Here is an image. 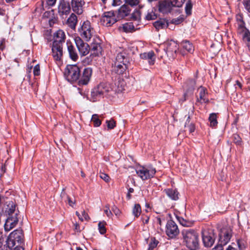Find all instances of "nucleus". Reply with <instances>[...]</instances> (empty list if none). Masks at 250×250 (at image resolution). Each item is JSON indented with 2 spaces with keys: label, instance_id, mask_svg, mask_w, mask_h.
Here are the masks:
<instances>
[{
  "label": "nucleus",
  "instance_id": "1",
  "mask_svg": "<svg viewBox=\"0 0 250 250\" xmlns=\"http://www.w3.org/2000/svg\"><path fill=\"white\" fill-rule=\"evenodd\" d=\"M129 61L130 58L126 51L122 50L119 52L116 56L113 63H112V73L118 75L126 74Z\"/></svg>",
  "mask_w": 250,
  "mask_h": 250
},
{
  "label": "nucleus",
  "instance_id": "2",
  "mask_svg": "<svg viewBox=\"0 0 250 250\" xmlns=\"http://www.w3.org/2000/svg\"><path fill=\"white\" fill-rule=\"evenodd\" d=\"M54 41L52 46V56L56 61H61L63 55L62 44L65 39L64 32L58 30L54 34Z\"/></svg>",
  "mask_w": 250,
  "mask_h": 250
},
{
  "label": "nucleus",
  "instance_id": "3",
  "mask_svg": "<svg viewBox=\"0 0 250 250\" xmlns=\"http://www.w3.org/2000/svg\"><path fill=\"white\" fill-rule=\"evenodd\" d=\"M182 235L186 246L190 250H197L199 248V234L193 229H184Z\"/></svg>",
  "mask_w": 250,
  "mask_h": 250
},
{
  "label": "nucleus",
  "instance_id": "4",
  "mask_svg": "<svg viewBox=\"0 0 250 250\" xmlns=\"http://www.w3.org/2000/svg\"><path fill=\"white\" fill-rule=\"evenodd\" d=\"M7 218L4 225L6 231H9L15 227L19 222L18 212L16 211V205L13 202H9L5 210Z\"/></svg>",
  "mask_w": 250,
  "mask_h": 250
},
{
  "label": "nucleus",
  "instance_id": "5",
  "mask_svg": "<svg viewBox=\"0 0 250 250\" xmlns=\"http://www.w3.org/2000/svg\"><path fill=\"white\" fill-rule=\"evenodd\" d=\"M7 247L13 249L16 247H22L24 245V235L21 229H17L10 233L6 240Z\"/></svg>",
  "mask_w": 250,
  "mask_h": 250
},
{
  "label": "nucleus",
  "instance_id": "6",
  "mask_svg": "<svg viewBox=\"0 0 250 250\" xmlns=\"http://www.w3.org/2000/svg\"><path fill=\"white\" fill-rule=\"evenodd\" d=\"M78 32L79 38L85 42H89L95 34V29L89 21L80 23Z\"/></svg>",
  "mask_w": 250,
  "mask_h": 250
},
{
  "label": "nucleus",
  "instance_id": "7",
  "mask_svg": "<svg viewBox=\"0 0 250 250\" xmlns=\"http://www.w3.org/2000/svg\"><path fill=\"white\" fill-rule=\"evenodd\" d=\"M180 2L178 0H163L158 2V10L160 13L163 14L170 13L173 7H181L185 0H181Z\"/></svg>",
  "mask_w": 250,
  "mask_h": 250
},
{
  "label": "nucleus",
  "instance_id": "8",
  "mask_svg": "<svg viewBox=\"0 0 250 250\" xmlns=\"http://www.w3.org/2000/svg\"><path fill=\"white\" fill-rule=\"evenodd\" d=\"M80 69L77 65H67L64 69V76L66 80L71 83L79 80Z\"/></svg>",
  "mask_w": 250,
  "mask_h": 250
},
{
  "label": "nucleus",
  "instance_id": "9",
  "mask_svg": "<svg viewBox=\"0 0 250 250\" xmlns=\"http://www.w3.org/2000/svg\"><path fill=\"white\" fill-rule=\"evenodd\" d=\"M156 172L155 168L152 166L146 167L140 166L136 168V172L137 175L143 181H146L154 177Z\"/></svg>",
  "mask_w": 250,
  "mask_h": 250
},
{
  "label": "nucleus",
  "instance_id": "10",
  "mask_svg": "<svg viewBox=\"0 0 250 250\" xmlns=\"http://www.w3.org/2000/svg\"><path fill=\"white\" fill-rule=\"evenodd\" d=\"M117 21L118 20L116 18L115 13L113 11L104 12L101 19V21L103 24L107 27L111 26Z\"/></svg>",
  "mask_w": 250,
  "mask_h": 250
},
{
  "label": "nucleus",
  "instance_id": "11",
  "mask_svg": "<svg viewBox=\"0 0 250 250\" xmlns=\"http://www.w3.org/2000/svg\"><path fill=\"white\" fill-rule=\"evenodd\" d=\"M74 40L80 54L83 56L87 55L90 50L88 44L84 42V41L80 38L79 37H76Z\"/></svg>",
  "mask_w": 250,
  "mask_h": 250
},
{
  "label": "nucleus",
  "instance_id": "12",
  "mask_svg": "<svg viewBox=\"0 0 250 250\" xmlns=\"http://www.w3.org/2000/svg\"><path fill=\"white\" fill-rule=\"evenodd\" d=\"M166 233L170 238H174L179 233V230L176 224L171 220H168L166 225Z\"/></svg>",
  "mask_w": 250,
  "mask_h": 250
},
{
  "label": "nucleus",
  "instance_id": "13",
  "mask_svg": "<svg viewBox=\"0 0 250 250\" xmlns=\"http://www.w3.org/2000/svg\"><path fill=\"white\" fill-rule=\"evenodd\" d=\"M202 240L205 247L210 248L213 246L215 242L214 234L212 231L208 230L202 231Z\"/></svg>",
  "mask_w": 250,
  "mask_h": 250
},
{
  "label": "nucleus",
  "instance_id": "14",
  "mask_svg": "<svg viewBox=\"0 0 250 250\" xmlns=\"http://www.w3.org/2000/svg\"><path fill=\"white\" fill-rule=\"evenodd\" d=\"M107 91L108 89L105 87L104 84V83H100L91 91V95L93 101L94 102L99 100Z\"/></svg>",
  "mask_w": 250,
  "mask_h": 250
},
{
  "label": "nucleus",
  "instance_id": "15",
  "mask_svg": "<svg viewBox=\"0 0 250 250\" xmlns=\"http://www.w3.org/2000/svg\"><path fill=\"white\" fill-rule=\"evenodd\" d=\"M232 236V230L230 228L224 229L222 233L219 235V243L221 245L225 246L229 241Z\"/></svg>",
  "mask_w": 250,
  "mask_h": 250
},
{
  "label": "nucleus",
  "instance_id": "16",
  "mask_svg": "<svg viewBox=\"0 0 250 250\" xmlns=\"http://www.w3.org/2000/svg\"><path fill=\"white\" fill-rule=\"evenodd\" d=\"M92 74V69L91 67H86L84 68L83 71L82 75L78 81L79 85H86L89 82Z\"/></svg>",
  "mask_w": 250,
  "mask_h": 250
},
{
  "label": "nucleus",
  "instance_id": "17",
  "mask_svg": "<svg viewBox=\"0 0 250 250\" xmlns=\"http://www.w3.org/2000/svg\"><path fill=\"white\" fill-rule=\"evenodd\" d=\"M85 5L84 0H71L70 6L73 12L78 15L83 13Z\"/></svg>",
  "mask_w": 250,
  "mask_h": 250
},
{
  "label": "nucleus",
  "instance_id": "18",
  "mask_svg": "<svg viewBox=\"0 0 250 250\" xmlns=\"http://www.w3.org/2000/svg\"><path fill=\"white\" fill-rule=\"evenodd\" d=\"M71 6L69 2L64 0H61L58 6V12L60 15H67L71 10Z\"/></svg>",
  "mask_w": 250,
  "mask_h": 250
},
{
  "label": "nucleus",
  "instance_id": "19",
  "mask_svg": "<svg viewBox=\"0 0 250 250\" xmlns=\"http://www.w3.org/2000/svg\"><path fill=\"white\" fill-rule=\"evenodd\" d=\"M140 57L142 59L147 61L150 65H153L155 62V55L153 51L142 53Z\"/></svg>",
  "mask_w": 250,
  "mask_h": 250
},
{
  "label": "nucleus",
  "instance_id": "20",
  "mask_svg": "<svg viewBox=\"0 0 250 250\" xmlns=\"http://www.w3.org/2000/svg\"><path fill=\"white\" fill-rule=\"evenodd\" d=\"M178 50V46L174 41H170L167 44V46L165 50L167 56L174 57Z\"/></svg>",
  "mask_w": 250,
  "mask_h": 250
},
{
  "label": "nucleus",
  "instance_id": "21",
  "mask_svg": "<svg viewBox=\"0 0 250 250\" xmlns=\"http://www.w3.org/2000/svg\"><path fill=\"white\" fill-rule=\"evenodd\" d=\"M66 45L70 58L74 61H77L78 59V55L74 46L70 41H67Z\"/></svg>",
  "mask_w": 250,
  "mask_h": 250
},
{
  "label": "nucleus",
  "instance_id": "22",
  "mask_svg": "<svg viewBox=\"0 0 250 250\" xmlns=\"http://www.w3.org/2000/svg\"><path fill=\"white\" fill-rule=\"evenodd\" d=\"M164 192L165 193L168 198L173 201H177L179 198L180 194L177 189L172 188H166L164 190Z\"/></svg>",
  "mask_w": 250,
  "mask_h": 250
},
{
  "label": "nucleus",
  "instance_id": "23",
  "mask_svg": "<svg viewBox=\"0 0 250 250\" xmlns=\"http://www.w3.org/2000/svg\"><path fill=\"white\" fill-rule=\"evenodd\" d=\"M130 11V9L129 7L125 4L122 5L116 12L117 18L118 20L123 19L124 18L127 16Z\"/></svg>",
  "mask_w": 250,
  "mask_h": 250
},
{
  "label": "nucleus",
  "instance_id": "24",
  "mask_svg": "<svg viewBox=\"0 0 250 250\" xmlns=\"http://www.w3.org/2000/svg\"><path fill=\"white\" fill-rule=\"evenodd\" d=\"M198 90H199V97H197V101L201 103H208L209 100L207 97V89L204 87L201 86Z\"/></svg>",
  "mask_w": 250,
  "mask_h": 250
},
{
  "label": "nucleus",
  "instance_id": "25",
  "mask_svg": "<svg viewBox=\"0 0 250 250\" xmlns=\"http://www.w3.org/2000/svg\"><path fill=\"white\" fill-rule=\"evenodd\" d=\"M78 23L77 16L74 13H72L66 21V24L71 29L75 30Z\"/></svg>",
  "mask_w": 250,
  "mask_h": 250
},
{
  "label": "nucleus",
  "instance_id": "26",
  "mask_svg": "<svg viewBox=\"0 0 250 250\" xmlns=\"http://www.w3.org/2000/svg\"><path fill=\"white\" fill-rule=\"evenodd\" d=\"M153 25L156 29L158 31L160 29H165L167 28L168 25V22L165 19H160L153 23Z\"/></svg>",
  "mask_w": 250,
  "mask_h": 250
},
{
  "label": "nucleus",
  "instance_id": "27",
  "mask_svg": "<svg viewBox=\"0 0 250 250\" xmlns=\"http://www.w3.org/2000/svg\"><path fill=\"white\" fill-rule=\"evenodd\" d=\"M91 51L92 54L95 56H99L102 52V47L100 43L93 42L91 45Z\"/></svg>",
  "mask_w": 250,
  "mask_h": 250
},
{
  "label": "nucleus",
  "instance_id": "28",
  "mask_svg": "<svg viewBox=\"0 0 250 250\" xmlns=\"http://www.w3.org/2000/svg\"><path fill=\"white\" fill-rule=\"evenodd\" d=\"M217 113H212L210 114L208 121L209 122V126L211 127H215L217 125Z\"/></svg>",
  "mask_w": 250,
  "mask_h": 250
},
{
  "label": "nucleus",
  "instance_id": "29",
  "mask_svg": "<svg viewBox=\"0 0 250 250\" xmlns=\"http://www.w3.org/2000/svg\"><path fill=\"white\" fill-rule=\"evenodd\" d=\"M183 48L189 53H192L194 51V47L191 43L188 41H184L181 43Z\"/></svg>",
  "mask_w": 250,
  "mask_h": 250
},
{
  "label": "nucleus",
  "instance_id": "30",
  "mask_svg": "<svg viewBox=\"0 0 250 250\" xmlns=\"http://www.w3.org/2000/svg\"><path fill=\"white\" fill-rule=\"evenodd\" d=\"M123 29L126 33L132 32L135 31L134 26L132 22H127L123 24Z\"/></svg>",
  "mask_w": 250,
  "mask_h": 250
},
{
  "label": "nucleus",
  "instance_id": "31",
  "mask_svg": "<svg viewBox=\"0 0 250 250\" xmlns=\"http://www.w3.org/2000/svg\"><path fill=\"white\" fill-rule=\"evenodd\" d=\"M142 212L141 207L140 204H136L132 209V214L136 218H138Z\"/></svg>",
  "mask_w": 250,
  "mask_h": 250
},
{
  "label": "nucleus",
  "instance_id": "32",
  "mask_svg": "<svg viewBox=\"0 0 250 250\" xmlns=\"http://www.w3.org/2000/svg\"><path fill=\"white\" fill-rule=\"evenodd\" d=\"M159 243V241L157 240L155 237H151L150 238V241L149 243V247L148 250H153L155 248Z\"/></svg>",
  "mask_w": 250,
  "mask_h": 250
},
{
  "label": "nucleus",
  "instance_id": "33",
  "mask_svg": "<svg viewBox=\"0 0 250 250\" xmlns=\"http://www.w3.org/2000/svg\"><path fill=\"white\" fill-rule=\"evenodd\" d=\"M157 18V15L155 13L152 9L150 11L148 10L147 14L146 15L145 19L146 20H153Z\"/></svg>",
  "mask_w": 250,
  "mask_h": 250
},
{
  "label": "nucleus",
  "instance_id": "34",
  "mask_svg": "<svg viewBox=\"0 0 250 250\" xmlns=\"http://www.w3.org/2000/svg\"><path fill=\"white\" fill-rule=\"evenodd\" d=\"M91 122L93 123L95 127L99 126L102 123V122L99 119V116L97 114H94L92 115Z\"/></svg>",
  "mask_w": 250,
  "mask_h": 250
},
{
  "label": "nucleus",
  "instance_id": "35",
  "mask_svg": "<svg viewBox=\"0 0 250 250\" xmlns=\"http://www.w3.org/2000/svg\"><path fill=\"white\" fill-rule=\"evenodd\" d=\"M105 225L106 223L104 221L100 222L98 224V229L99 230V232L102 234H104L106 232V230L105 227Z\"/></svg>",
  "mask_w": 250,
  "mask_h": 250
},
{
  "label": "nucleus",
  "instance_id": "36",
  "mask_svg": "<svg viewBox=\"0 0 250 250\" xmlns=\"http://www.w3.org/2000/svg\"><path fill=\"white\" fill-rule=\"evenodd\" d=\"M192 8V4L190 0H188L186 5L185 7V11L186 13L188 15H189L191 14V10Z\"/></svg>",
  "mask_w": 250,
  "mask_h": 250
},
{
  "label": "nucleus",
  "instance_id": "37",
  "mask_svg": "<svg viewBox=\"0 0 250 250\" xmlns=\"http://www.w3.org/2000/svg\"><path fill=\"white\" fill-rule=\"evenodd\" d=\"M106 124L108 129H112L116 126V122L112 119L106 121Z\"/></svg>",
  "mask_w": 250,
  "mask_h": 250
},
{
  "label": "nucleus",
  "instance_id": "38",
  "mask_svg": "<svg viewBox=\"0 0 250 250\" xmlns=\"http://www.w3.org/2000/svg\"><path fill=\"white\" fill-rule=\"evenodd\" d=\"M179 221L182 226L186 227H191L193 224V223L192 222L187 221L184 219H182L181 220H179Z\"/></svg>",
  "mask_w": 250,
  "mask_h": 250
},
{
  "label": "nucleus",
  "instance_id": "39",
  "mask_svg": "<svg viewBox=\"0 0 250 250\" xmlns=\"http://www.w3.org/2000/svg\"><path fill=\"white\" fill-rule=\"evenodd\" d=\"M187 84L189 85L188 90L192 91L194 90L196 84L195 81L194 80H189L187 82Z\"/></svg>",
  "mask_w": 250,
  "mask_h": 250
},
{
  "label": "nucleus",
  "instance_id": "40",
  "mask_svg": "<svg viewBox=\"0 0 250 250\" xmlns=\"http://www.w3.org/2000/svg\"><path fill=\"white\" fill-rule=\"evenodd\" d=\"M237 28H243L245 27V24L242 18L240 16L237 18Z\"/></svg>",
  "mask_w": 250,
  "mask_h": 250
},
{
  "label": "nucleus",
  "instance_id": "41",
  "mask_svg": "<svg viewBox=\"0 0 250 250\" xmlns=\"http://www.w3.org/2000/svg\"><path fill=\"white\" fill-rule=\"evenodd\" d=\"M125 3L131 6H134L137 5L139 2L140 0H125Z\"/></svg>",
  "mask_w": 250,
  "mask_h": 250
},
{
  "label": "nucleus",
  "instance_id": "42",
  "mask_svg": "<svg viewBox=\"0 0 250 250\" xmlns=\"http://www.w3.org/2000/svg\"><path fill=\"white\" fill-rule=\"evenodd\" d=\"M238 247L239 250H244L245 249V245L243 240L240 239L236 240Z\"/></svg>",
  "mask_w": 250,
  "mask_h": 250
},
{
  "label": "nucleus",
  "instance_id": "43",
  "mask_svg": "<svg viewBox=\"0 0 250 250\" xmlns=\"http://www.w3.org/2000/svg\"><path fill=\"white\" fill-rule=\"evenodd\" d=\"M141 13L139 10H135L132 14V18L135 20H139L140 19Z\"/></svg>",
  "mask_w": 250,
  "mask_h": 250
},
{
  "label": "nucleus",
  "instance_id": "44",
  "mask_svg": "<svg viewBox=\"0 0 250 250\" xmlns=\"http://www.w3.org/2000/svg\"><path fill=\"white\" fill-rule=\"evenodd\" d=\"M242 38L244 41L250 42V32L249 30L242 35Z\"/></svg>",
  "mask_w": 250,
  "mask_h": 250
},
{
  "label": "nucleus",
  "instance_id": "45",
  "mask_svg": "<svg viewBox=\"0 0 250 250\" xmlns=\"http://www.w3.org/2000/svg\"><path fill=\"white\" fill-rule=\"evenodd\" d=\"M233 141L235 144L237 145H240L241 144V138L237 134H234L233 135Z\"/></svg>",
  "mask_w": 250,
  "mask_h": 250
},
{
  "label": "nucleus",
  "instance_id": "46",
  "mask_svg": "<svg viewBox=\"0 0 250 250\" xmlns=\"http://www.w3.org/2000/svg\"><path fill=\"white\" fill-rule=\"evenodd\" d=\"M243 4L245 9L250 13V0H243Z\"/></svg>",
  "mask_w": 250,
  "mask_h": 250
},
{
  "label": "nucleus",
  "instance_id": "47",
  "mask_svg": "<svg viewBox=\"0 0 250 250\" xmlns=\"http://www.w3.org/2000/svg\"><path fill=\"white\" fill-rule=\"evenodd\" d=\"M100 177L106 182H108L110 180L109 176L104 173H100Z\"/></svg>",
  "mask_w": 250,
  "mask_h": 250
},
{
  "label": "nucleus",
  "instance_id": "48",
  "mask_svg": "<svg viewBox=\"0 0 250 250\" xmlns=\"http://www.w3.org/2000/svg\"><path fill=\"white\" fill-rule=\"evenodd\" d=\"M33 73L35 76H39L40 74V69L39 64L35 66L33 69Z\"/></svg>",
  "mask_w": 250,
  "mask_h": 250
},
{
  "label": "nucleus",
  "instance_id": "49",
  "mask_svg": "<svg viewBox=\"0 0 250 250\" xmlns=\"http://www.w3.org/2000/svg\"><path fill=\"white\" fill-rule=\"evenodd\" d=\"M105 209H104V212L107 215V217H110L112 215V213L111 210L109 209V207L108 206H106L105 207Z\"/></svg>",
  "mask_w": 250,
  "mask_h": 250
},
{
  "label": "nucleus",
  "instance_id": "50",
  "mask_svg": "<svg viewBox=\"0 0 250 250\" xmlns=\"http://www.w3.org/2000/svg\"><path fill=\"white\" fill-rule=\"evenodd\" d=\"M60 196L62 200H63L65 202H66V199H68L69 196L67 195L66 192H65L64 189H62Z\"/></svg>",
  "mask_w": 250,
  "mask_h": 250
},
{
  "label": "nucleus",
  "instance_id": "51",
  "mask_svg": "<svg viewBox=\"0 0 250 250\" xmlns=\"http://www.w3.org/2000/svg\"><path fill=\"white\" fill-rule=\"evenodd\" d=\"M183 21V18H179V17H178L177 18L172 19V23H174L175 24H179V23L182 22Z\"/></svg>",
  "mask_w": 250,
  "mask_h": 250
},
{
  "label": "nucleus",
  "instance_id": "52",
  "mask_svg": "<svg viewBox=\"0 0 250 250\" xmlns=\"http://www.w3.org/2000/svg\"><path fill=\"white\" fill-rule=\"evenodd\" d=\"M190 133H192L195 130V125L191 123L187 126V127Z\"/></svg>",
  "mask_w": 250,
  "mask_h": 250
},
{
  "label": "nucleus",
  "instance_id": "53",
  "mask_svg": "<svg viewBox=\"0 0 250 250\" xmlns=\"http://www.w3.org/2000/svg\"><path fill=\"white\" fill-rule=\"evenodd\" d=\"M248 29L246 27L237 28V33L242 35L247 31Z\"/></svg>",
  "mask_w": 250,
  "mask_h": 250
},
{
  "label": "nucleus",
  "instance_id": "54",
  "mask_svg": "<svg viewBox=\"0 0 250 250\" xmlns=\"http://www.w3.org/2000/svg\"><path fill=\"white\" fill-rule=\"evenodd\" d=\"M5 40L2 39L0 41V50L2 51L5 48Z\"/></svg>",
  "mask_w": 250,
  "mask_h": 250
},
{
  "label": "nucleus",
  "instance_id": "55",
  "mask_svg": "<svg viewBox=\"0 0 250 250\" xmlns=\"http://www.w3.org/2000/svg\"><path fill=\"white\" fill-rule=\"evenodd\" d=\"M82 217L83 219L85 220H88L90 219L88 215L87 214V213L85 212L84 210H83L82 211Z\"/></svg>",
  "mask_w": 250,
  "mask_h": 250
},
{
  "label": "nucleus",
  "instance_id": "56",
  "mask_svg": "<svg viewBox=\"0 0 250 250\" xmlns=\"http://www.w3.org/2000/svg\"><path fill=\"white\" fill-rule=\"evenodd\" d=\"M66 202H68L69 205L72 207H73L75 204V202L72 201L69 196L68 197V199H66Z\"/></svg>",
  "mask_w": 250,
  "mask_h": 250
},
{
  "label": "nucleus",
  "instance_id": "57",
  "mask_svg": "<svg viewBox=\"0 0 250 250\" xmlns=\"http://www.w3.org/2000/svg\"><path fill=\"white\" fill-rule=\"evenodd\" d=\"M74 230L76 232H80L81 231V229H80V226H79V224H78L77 223H76L74 224Z\"/></svg>",
  "mask_w": 250,
  "mask_h": 250
},
{
  "label": "nucleus",
  "instance_id": "58",
  "mask_svg": "<svg viewBox=\"0 0 250 250\" xmlns=\"http://www.w3.org/2000/svg\"><path fill=\"white\" fill-rule=\"evenodd\" d=\"M223 246L219 244L216 245L212 250H223Z\"/></svg>",
  "mask_w": 250,
  "mask_h": 250
},
{
  "label": "nucleus",
  "instance_id": "59",
  "mask_svg": "<svg viewBox=\"0 0 250 250\" xmlns=\"http://www.w3.org/2000/svg\"><path fill=\"white\" fill-rule=\"evenodd\" d=\"M57 0H47V4L49 6H53L56 2Z\"/></svg>",
  "mask_w": 250,
  "mask_h": 250
},
{
  "label": "nucleus",
  "instance_id": "60",
  "mask_svg": "<svg viewBox=\"0 0 250 250\" xmlns=\"http://www.w3.org/2000/svg\"><path fill=\"white\" fill-rule=\"evenodd\" d=\"M190 116L189 115H188V117H187V120H186V122L185 123V127H187V126L188 125H189L190 124H191L190 123Z\"/></svg>",
  "mask_w": 250,
  "mask_h": 250
},
{
  "label": "nucleus",
  "instance_id": "61",
  "mask_svg": "<svg viewBox=\"0 0 250 250\" xmlns=\"http://www.w3.org/2000/svg\"><path fill=\"white\" fill-rule=\"evenodd\" d=\"M113 211L116 215H117L118 214L120 213V210L116 207H115L114 208H113Z\"/></svg>",
  "mask_w": 250,
  "mask_h": 250
},
{
  "label": "nucleus",
  "instance_id": "62",
  "mask_svg": "<svg viewBox=\"0 0 250 250\" xmlns=\"http://www.w3.org/2000/svg\"><path fill=\"white\" fill-rule=\"evenodd\" d=\"M149 218L147 216H146V219H143V222L145 224H147L149 222Z\"/></svg>",
  "mask_w": 250,
  "mask_h": 250
},
{
  "label": "nucleus",
  "instance_id": "63",
  "mask_svg": "<svg viewBox=\"0 0 250 250\" xmlns=\"http://www.w3.org/2000/svg\"><path fill=\"white\" fill-rule=\"evenodd\" d=\"M226 250H237V249L232 247L231 245H229Z\"/></svg>",
  "mask_w": 250,
  "mask_h": 250
},
{
  "label": "nucleus",
  "instance_id": "64",
  "mask_svg": "<svg viewBox=\"0 0 250 250\" xmlns=\"http://www.w3.org/2000/svg\"><path fill=\"white\" fill-rule=\"evenodd\" d=\"M13 249L14 250H24V248L22 247H16Z\"/></svg>",
  "mask_w": 250,
  "mask_h": 250
}]
</instances>
